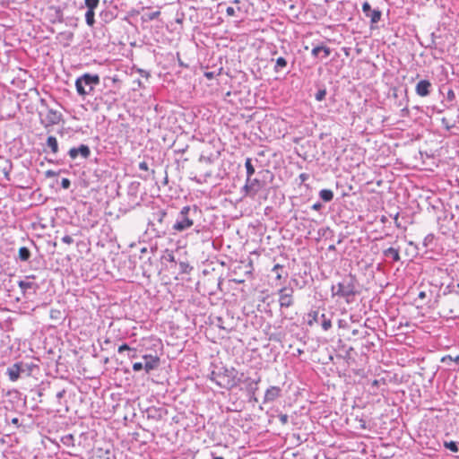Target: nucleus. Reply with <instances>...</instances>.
<instances>
[{
    "instance_id": "nucleus-11",
    "label": "nucleus",
    "mask_w": 459,
    "mask_h": 459,
    "mask_svg": "<svg viewBox=\"0 0 459 459\" xmlns=\"http://www.w3.org/2000/svg\"><path fill=\"white\" fill-rule=\"evenodd\" d=\"M282 389L280 386L271 385L265 390L263 403H270L281 397Z\"/></svg>"
},
{
    "instance_id": "nucleus-8",
    "label": "nucleus",
    "mask_w": 459,
    "mask_h": 459,
    "mask_svg": "<svg viewBox=\"0 0 459 459\" xmlns=\"http://www.w3.org/2000/svg\"><path fill=\"white\" fill-rule=\"evenodd\" d=\"M294 290L291 287H282L278 290V301L281 309L289 308L294 305Z\"/></svg>"
},
{
    "instance_id": "nucleus-19",
    "label": "nucleus",
    "mask_w": 459,
    "mask_h": 459,
    "mask_svg": "<svg viewBox=\"0 0 459 459\" xmlns=\"http://www.w3.org/2000/svg\"><path fill=\"white\" fill-rule=\"evenodd\" d=\"M383 255L385 258H391L393 262H399L401 259L400 256V247H388L383 251Z\"/></svg>"
},
{
    "instance_id": "nucleus-54",
    "label": "nucleus",
    "mask_w": 459,
    "mask_h": 459,
    "mask_svg": "<svg viewBox=\"0 0 459 459\" xmlns=\"http://www.w3.org/2000/svg\"><path fill=\"white\" fill-rule=\"evenodd\" d=\"M70 180L68 178H63L61 181V186L64 188H68L70 186Z\"/></svg>"
},
{
    "instance_id": "nucleus-22",
    "label": "nucleus",
    "mask_w": 459,
    "mask_h": 459,
    "mask_svg": "<svg viewBox=\"0 0 459 459\" xmlns=\"http://www.w3.org/2000/svg\"><path fill=\"white\" fill-rule=\"evenodd\" d=\"M442 363L446 364L450 369H455L459 366V355L453 357L452 355H446L441 359Z\"/></svg>"
},
{
    "instance_id": "nucleus-31",
    "label": "nucleus",
    "mask_w": 459,
    "mask_h": 459,
    "mask_svg": "<svg viewBox=\"0 0 459 459\" xmlns=\"http://www.w3.org/2000/svg\"><path fill=\"white\" fill-rule=\"evenodd\" d=\"M251 161L252 160H251L250 158H247L246 159L245 167H246V169H247V178H251L255 174V168L252 165Z\"/></svg>"
},
{
    "instance_id": "nucleus-20",
    "label": "nucleus",
    "mask_w": 459,
    "mask_h": 459,
    "mask_svg": "<svg viewBox=\"0 0 459 459\" xmlns=\"http://www.w3.org/2000/svg\"><path fill=\"white\" fill-rule=\"evenodd\" d=\"M166 215H167V212L161 209H160L156 212H153L152 213V218L149 219V225L154 226L155 222L161 225L163 223V221H164V218L166 217Z\"/></svg>"
},
{
    "instance_id": "nucleus-62",
    "label": "nucleus",
    "mask_w": 459,
    "mask_h": 459,
    "mask_svg": "<svg viewBox=\"0 0 459 459\" xmlns=\"http://www.w3.org/2000/svg\"><path fill=\"white\" fill-rule=\"evenodd\" d=\"M12 424L15 425L16 427H19L20 424H19V419L18 418H13L11 420Z\"/></svg>"
},
{
    "instance_id": "nucleus-52",
    "label": "nucleus",
    "mask_w": 459,
    "mask_h": 459,
    "mask_svg": "<svg viewBox=\"0 0 459 459\" xmlns=\"http://www.w3.org/2000/svg\"><path fill=\"white\" fill-rule=\"evenodd\" d=\"M139 169L143 171H148L149 166L146 161H142L139 163Z\"/></svg>"
},
{
    "instance_id": "nucleus-60",
    "label": "nucleus",
    "mask_w": 459,
    "mask_h": 459,
    "mask_svg": "<svg viewBox=\"0 0 459 459\" xmlns=\"http://www.w3.org/2000/svg\"><path fill=\"white\" fill-rule=\"evenodd\" d=\"M248 380H250V382H251V381H253V384H255V385H258V384H259V383H260V381H261V377H257V378H255V379L247 378V381H248Z\"/></svg>"
},
{
    "instance_id": "nucleus-46",
    "label": "nucleus",
    "mask_w": 459,
    "mask_h": 459,
    "mask_svg": "<svg viewBox=\"0 0 459 459\" xmlns=\"http://www.w3.org/2000/svg\"><path fill=\"white\" fill-rule=\"evenodd\" d=\"M217 374H218V369H214L211 372V375H210V379L213 382H215V384L218 385V377H217Z\"/></svg>"
},
{
    "instance_id": "nucleus-38",
    "label": "nucleus",
    "mask_w": 459,
    "mask_h": 459,
    "mask_svg": "<svg viewBox=\"0 0 459 459\" xmlns=\"http://www.w3.org/2000/svg\"><path fill=\"white\" fill-rule=\"evenodd\" d=\"M446 98V100L449 101V102H452V101L455 100V94L454 91L451 88H449L447 90Z\"/></svg>"
},
{
    "instance_id": "nucleus-26",
    "label": "nucleus",
    "mask_w": 459,
    "mask_h": 459,
    "mask_svg": "<svg viewBox=\"0 0 459 459\" xmlns=\"http://www.w3.org/2000/svg\"><path fill=\"white\" fill-rule=\"evenodd\" d=\"M161 260L163 262H169L171 264L170 267L172 268L173 266H176L177 265V260L175 258V255L173 254L172 251L169 250V249H166L164 254L162 255L161 256Z\"/></svg>"
},
{
    "instance_id": "nucleus-34",
    "label": "nucleus",
    "mask_w": 459,
    "mask_h": 459,
    "mask_svg": "<svg viewBox=\"0 0 459 459\" xmlns=\"http://www.w3.org/2000/svg\"><path fill=\"white\" fill-rule=\"evenodd\" d=\"M87 10L95 11L100 4V0H84Z\"/></svg>"
},
{
    "instance_id": "nucleus-44",
    "label": "nucleus",
    "mask_w": 459,
    "mask_h": 459,
    "mask_svg": "<svg viewBox=\"0 0 459 459\" xmlns=\"http://www.w3.org/2000/svg\"><path fill=\"white\" fill-rule=\"evenodd\" d=\"M142 369H144V365L143 362H135L133 364V370L137 372V371H140Z\"/></svg>"
},
{
    "instance_id": "nucleus-30",
    "label": "nucleus",
    "mask_w": 459,
    "mask_h": 459,
    "mask_svg": "<svg viewBox=\"0 0 459 459\" xmlns=\"http://www.w3.org/2000/svg\"><path fill=\"white\" fill-rule=\"evenodd\" d=\"M434 240H435V236L433 234H428L423 239V243H422L423 247L426 249H429V248L432 249Z\"/></svg>"
},
{
    "instance_id": "nucleus-37",
    "label": "nucleus",
    "mask_w": 459,
    "mask_h": 459,
    "mask_svg": "<svg viewBox=\"0 0 459 459\" xmlns=\"http://www.w3.org/2000/svg\"><path fill=\"white\" fill-rule=\"evenodd\" d=\"M351 334L359 339H364L367 337L368 333L367 331H362L361 329H353L351 331Z\"/></svg>"
},
{
    "instance_id": "nucleus-33",
    "label": "nucleus",
    "mask_w": 459,
    "mask_h": 459,
    "mask_svg": "<svg viewBox=\"0 0 459 459\" xmlns=\"http://www.w3.org/2000/svg\"><path fill=\"white\" fill-rule=\"evenodd\" d=\"M444 446L454 453H457L459 451L458 445L455 441H444Z\"/></svg>"
},
{
    "instance_id": "nucleus-29",
    "label": "nucleus",
    "mask_w": 459,
    "mask_h": 459,
    "mask_svg": "<svg viewBox=\"0 0 459 459\" xmlns=\"http://www.w3.org/2000/svg\"><path fill=\"white\" fill-rule=\"evenodd\" d=\"M94 16H95L94 11H91V10H87L86 11V13H85V22H86L88 26L93 27V25L95 24Z\"/></svg>"
},
{
    "instance_id": "nucleus-23",
    "label": "nucleus",
    "mask_w": 459,
    "mask_h": 459,
    "mask_svg": "<svg viewBox=\"0 0 459 459\" xmlns=\"http://www.w3.org/2000/svg\"><path fill=\"white\" fill-rule=\"evenodd\" d=\"M13 169V164L9 160H3L0 162V172L3 173L6 180H10V174Z\"/></svg>"
},
{
    "instance_id": "nucleus-17",
    "label": "nucleus",
    "mask_w": 459,
    "mask_h": 459,
    "mask_svg": "<svg viewBox=\"0 0 459 459\" xmlns=\"http://www.w3.org/2000/svg\"><path fill=\"white\" fill-rule=\"evenodd\" d=\"M18 286L20 287L24 295L28 293L30 290H32L31 293L35 294L37 290L39 289V285L36 282L28 281L24 280L19 281Z\"/></svg>"
},
{
    "instance_id": "nucleus-14",
    "label": "nucleus",
    "mask_w": 459,
    "mask_h": 459,
    "mask_svg": "<svg viewBox=\"0 0 459 459\" xmlns=\"http://www.w3.org/2000/svg\"><path fill=\"white\" fill-rule=\"evenodd\" d=\"M118 203H106L105 214L110 218L118 219L122 214L126 212L121 207L117 209Z\"/></svg>"
},
{
    "instance_id": "nucleus-56",
    "label": "nucleus",
    "mask_w": 459,
    "mask_h": 459,
    "mask_svg": "<svg viewBox=\"0 0 459 459\" xmlns=\"http://www.w3.org/2000/svg\"><path fill=\"white\" fill-rule=\"evenodd\" d=\"M217 325L221 329L228 330L227 327L223 325L221 317H217Z\"/></svg>"
},
{
    "instance_id": "nucleus-18",
    "label": "nucleus",
    "mask_w": 459,
    "mask_h": 459,
    "mask_svg": "<svg viewBox=\"0 0 459 459\" xmlns=\"http://www.w3.org/2000/svg\"><path fill=\"white\" fill-rule=\"evenodd\" d=\"M146 418L148 420H160L163 416V409L156 407H149L146 411Z\"/></svg>"
},
{
    "instance_id": "nucleus-63",
    "label": "nucleus",
    "mask_w": 459,
    "mask_h": 459,
    "mask_svg": "<svg viewBox=\"0 0 459 459\" xmlns=\"http://www.w3.org/2000/svg\"><path fill=\"white\" fill-rule=\"evenodd\" d=\"M29 244L30 247H34L35 249H38L37 244L35 243L34 240L29 239Z\"/></svg>"
},
{
    "instance_id": "nucleus-25",
    "label": "nucleus",
    "mask_w": 459,
    "mask_h": 459,
    "mask_svg": "<svg viewBox=\"0 0 459 459\" xmlns=\"http://www.w3.org/2000/svg\"><path fill=\"white\" fill-rule=\"evenodd\" d=\"M320 52H324V57L326 58L330 56L331 49L325 46H316L312 49L311 54L314 57H317Z\"/></svg>"
},
{
    "instance_id": "nucleus-53",
    "label": "nucleus",
    "mask_w": 459,
    "mask_h": 459,
    "mask_svg": "<svg viewBox=\"0 0 459 459\" xmlns=\"http://www.w3.org/2000/svg\"><path fill=\"white\" fill-rule=\"evenodd\" d=\"M299 178L300 180V183H305L309 178V175L307 173H301Z\"/></svg>"
},
{
    "instance_id": "nucleus-45",
    "label": "nucleus",
    "mask_w": 459,
    "mask_h": 459,
    "mask_svg": "<svg viewBox=\"0 0 459 459\" xmlns=\"http://www.w3.org/2000/svg\"><path fill=\"white\" fill-rule=\"evenodd\" d=\"M73 441H74V436L72 434L66 435L62 437V442L65 445H68L70 442H73Z\"/></svg>"
},
{
    "instance_id": "nucleus-55",
    "label": "nucleus",
    "mask_w": 459,
    "mask_h": 459,
    "mask_svg": "<svg viewBox=\"0 0 459 459\" xmlns=\"http://www.w3.org/2000/svg\"><path fill=\"white\" fill-rule=\"evenodd\" d=\"M356 420H359L360 429H367V422H366L365 420L358 419V418Z\"/></svg>"
},
{
    "instance_id": "nucleus-47",
    "label": "nucleus",
    "mask_w": 459,
    "mask_h": 459,
    "mask_svg": "<svg viewBox=\"0 0 459 459\" xmlns=\"http://www.w3.org/2000/svg\"><path fill=\"white\" fill-rule=\"evenodd\" d=\"M62 242L65 243V244H67V245H71L74 243V238L69 236V235H65L62 238H61Z\"/></svg>"
},
{
    "instance_id": "nucleus-50",
    "label": "nucleus",
    "mask_w": 459,
    "mask_h": 459,
    "mask_svg": "<svg viewBox=\"0 0 459 459\" xmlns=\"http://www.w3.org/2000/svg\"><path fill=\"white\" fill-rule=\"evenodd\" d=\"M130 350H132V348H130L126 343H123L122 345H120L118 347V352L119 353H122V352H124L126 351H130Z\"/></svg>"
},
{
    "instance_id": "nucleus-39",
    "label": "nucleus",
    "mask_w": 459,
    "mask_h": 459,
    "mask_svg": "<svg viewBox=\"0 0 459 459\" xmlns=\"http://www.w3.org/2000/svg\"><path fill=\"white\" fill-rule=\"evenodd\" d=\"M258 390V385L253 384V381H251L247 385V391L248 393L252 394L253 395L255 394V392Z\"/></svg>"
},
{
    "instance_id": "nucleus-21",
    "label": "nucleus",
    "mask_w": 459,
    "mask_h": 459,
    "mask_svg": "<svg viewBox=\"0 0 459 459\" xmlns=\"http://www.w3.org/2000/svg\"><path fill=\"white\" fill-rule=\"evenodd\" d=\"M31 255L30 247H21L18 250V256L16 260L20 262H29Z\"/></svg>"
},
{
    "instance_id": "nucleus-43",
    "label": "nucleus",
    "mask_w": 459,
    "mask_h": 459,
    "mask_svg": "<svg viewBox=\"0 0 459 459\" xmlns=\"http://www.w3.org/2000/svg\"><path fill=\"white\" fill-rule=\"evenodd\" d=\"M278 418L282 425H286L289 422V416L287 414L281 413Z\"/></svg>"
},
{
    "instance_id": "nucleus-7",
    "label": "nucleus",
    "mask_w": 459,
    "mask_h": 459,
    "mask_svg": "<svg viewBox=\"0 0 459 459\" xmlns=\"http://www.w3.org/2000/svg\"><path fill=\"white\" fill-rule=\"evenodd\" d=\"M39 116L40 123L46 128L59 124L63 117L59 111L52 108H47L46 112H40Z\"/></svg>"
},
{
    "instance_id": "nucleus-27",
    "label": "nucleus",
    "mask_w": 459,
    "mask_h": 459,
    "mask_svg": "<svg viewBox=\"0 0 459 459\" xmlns=\"http://www.w3.org/2000/svg\"><path fill=\"white\" fill-rule=\"evenodd\" d=\"M47 145L51 149V152L54 154L58 152V143L55 136H48L47 139Z\"/></svg>"
},
{
    "instance_id": "nucleus-3",
    "label": "nucleus",
    "mask_w": 459,
    "mask_h": 459,
    "mask_svg": "<svg viewBox=\"0 0 459 459\" xmlns=\"http://www.w3.org/2000/svg\"><path fill=\"white\" fill-rule=\"evenodd\" d=\"M100 82L98 74H84L75 81L76 91L80 96H86L92 92L95 86Z\"/></svg>"
},
{
    "instance_id": "nucleus-57",
    "label": "nucleus",
    "mask_w": 459,
    "mask_h": 459,
    "mask_svg": "<svg viewBox=\"0 0 459 459\" xmlns=\"http://www.w3.org/2000/svg\"><path fill=\"white\" fill-rule=\"evenodd\" d=\"M322 203H314V204L311 206L312 210L319 211L322 208Z\"/></svg>"
},
{
    "instance_id": "nucleus-24",
    "label": "nucleus",
    "mask_w": 459,
    "mask_h": 459,
    "mask_svg": "<svg viewBox=\"0 0 459 459\" xmlns=\"http://www.w3.org/2000/svg\"><path fill=\"white\" fill-rule=\"evenodd\" d=\"M49 11L53 13L52 15V22H64V14L62 10L59 7L51 6Z\"/></svg>"
},
{
    "instance_id": "nucleus-5",
    "label": "nucleus",
    "mask_w": 459,
    "mask_h": 459,
    "mask_svg": "<svg viewBox=\"0 0 459 459\" xmlns=\"http://www.w3.org/2000/svg\"><path fill=\"white\" fill-rule=\"evenodd\" d=\"M307 316V323L309 326L316 323L320 324L324 331H328L332 328V319L325 313L320 314L318 310H311Z\"/></svg>"
},
{
    "instance_id": "nucleus-32",
    "label": "nucleus",
    "mask_w": 459,
    "mask_h": 459,
    "mask_svg": "<svg viewBox=\"0 0 459 459\" xmlns=\"http://www.w3.org/2000/svg\"><path fill=\"white\" fill-rule=\"evenodd\" d=\"M319 195L324 201H331L333 197V194L332 190H330V189L321 190L319 192Z\"/></svg>"
},
{
    "instance_id": "nucleus-49",
    "label": "nucleus",
    "mask_w": 459,
    "mask_h": 459,
    "mask_svg": "<svg viewBox=\"0 0 459 459\" xmlns=\"http://www.w3.org/2000/svg\"><path fill=\"white\" fill-rule=\"evenodd\" d=\"M35 368H37V367H36L34 364H28V363H27V368H24V369H26V370H24L25 374H26L27 376H30V375L32 373V371H33V369H34Z\"/></svg>"
},
{
    "instance_id": "nucleus-1",
    "label": "nucleus",
    "mask_w": 459,
    "mask_h": 459,
    "mask_svg": "<svg viewBox=\"0 0 459 459\" xmlns=\"http://www.w3.org/2000/svg\"><path fill=\"white\" fill-rule=\"evenodd\" d=\"M357 280L355 276L349 274L336 285H333L331 291L333 296L343 298L350 304L354 301V297L359 293L357 290Z\"/></svg>"
},
{
    "instance_id": "nucleus-15",
    "label": "nucleus",
    "mask_w": 459,
    "mask_h": 459,
    "mask_svg": "<svg viewBox=\"0 0 459 459\" xmlns=\"http://www.w3.org/2000/svg\"><path fill=\"white\" fill-rule=\"evenodd\" d=\"M143 359L144 360L143 365L146 373H150L152 370L156 369L160 365V358L158 356L143 355Z\"/></svg>"
},
{
    "instance_id": "nucleus-10",
    "label": "nucleus",
    "mask_w": 459,
    "mask_h": 459,
    "mask_svg": "<svg viewBox=\"0 0 459 459\" xmlns=\"http://www.w3.org/2000/svg\"><path fill=\"white\" fill-rule=\"evenodd\" d=\"M436 204H432L431 207L434 210L440 211V212H441V214L437 215V221H447L448 222H451L454 220V214L446 209V205H448L449 208H451L449 203H436Z\"/></svg>"
},
{
    "instance_id": "nucleus-36",
    "label": "nucleus",
    "mask_w": 459,
    "mask_h": 459,
    "mask_svg": "<svg viewBox=\"0 0 459 459\" xmlns=\"http://www.w3.org/2000/svg\"><path fill=\"white\" fill-rule=\"evenodd\" d=\"M178 265L181 273H188L192 270V267L187 262L181 261Z\"/></svg>"
},
{
    "instance_id": "nucleus-6",
    "label": "nucleus",
    "mask_w": 459,
    "mask_h": 459,
    "mask_svg": "<svg viewBox=\"0 0 459 459\" xmlns=\"http://www.w3.org/2000/svg\"><path fill=\"white\" fill-rule=\"evenodd\" d=\"M245 190L250 198H255V195L258 194V198L267 199V195H264L265 189L263 188V184L257 179L247 178L245 185Z\"/></svg>"
},
{
    "instance_id": "nucleus-51",
    "label": "nucleus",
    "mask_w": 459,
    "mask_h": 459,
    "mask_svg": "<svg viewBox=\"0 0 459 459\" xmlns=\"http://www.w3.org/2000/svg\"><path fill=\"white\" fill-rule=\"evenodd\" d=\"M226 13L229 16H234L236 14V10L232 6H228L226 9Z\"/></svg>"
},
{
    "instance_id": "nucleus-2",
    "label": "nucleus",
    "mask_w": 459,
    "mask_h": 459,
    "mask_svg": "<svg viewBox=\"0 0 459 459\" xmlns=\"http://www.w3.org/2000/svg\"><path fill=\"white\" fill-rule=\"evenodd\" d=\"M200 215L201 210L195 204L183 207L173 225V230L179 232L186 230L194 225Z\"/></svg>"
},
{
    "instance_id": "nucleus-42",
    "label": "nucleus",
    "mask_w": 459,
    "mask_h": 459,
    "mask_svg": "<svg viewBox=\"0 0 459 459\" xmlns=\"http://www.w3.org/2000/svg\"><path fill=\"white\" fill-rule=\"evenodd\" d=\"M283 268L282 265L281 264H275L273 268V272H274L276 273V279L280 280L281 278V273H279V270H281Z\"/></svg>"
},
{
    "instance_id": "nucleus-58",
    "label": "nucleus",
    "mask_w": 459,
    "mask_h": 459,
    "mask_svg": "<svg viewBox=\"0 0 459 459\" xmlns=\"http://www.w3.org/2000/svg\"><path fill=\"white\" fill-rule=\"evenodd\" d=\"M65 389H62V390H60V391H58V392L56 393V398H57L58 400H60V399H62V398L65 396Z\"/></svg>"
},
{
    "instance_id": "nucleus-41",
    "label": "nucleus",
    "mask_w": 459,
    "mask_h": 459,
    "mask_svg": "<svg viewBox=\"0 0 459 459\" xmlns=\"http://www.w3.org/2000/svg\"><path fill=\"white\" fill-rule=\"evenodd\" d=\"M80 206L82 207V210L79 209V212H83L85 210L88 211L89 214L91 215L92 213V208L91 206H88L87 205V203L86 202H83V203H80Z\"/></svg>"
},
{
    "instance_id": "nucleus-64",
    "label": "nucleus",
    "mask_w": 459,
    "mask_h": 459,
    "mask_svg": "<svg viewBox=\"0 0 459 459\" xmlns=\"http://www.w3.org/2000/svg\"><path fill=\"white\" fill-rule=\"evenodd\" d=\"M339 327H344L346 325V322L344 320H339L338 322Z\"/></svg>"
},
{
    "instance_id": "nucleus-35",
    "label": "nucleus",
    "mask_w": 459,
    "mask_h": 459,
    "mask_svg": "<svg viewBox=\"0 0 459 459\" xmlns=\"http://www.w3.org/2000/svg\"><path fill=\"white\" fill-rule=\"evenodd\" d=\"M287 66V61L284 57H278L276 59V65H275V67H274V70L276 72H278L279 70L284 68Z\"/></svg>"
},
{
    "instance_id": "nucleus-48",
    "label": "nucleus",
    "mask_w": 459,
    "mask_h": 459,
    "mask_svg": "<svg viewBox=\"0 0 459 459\" xmlns=\"http://www.w3.org/2000/svg\"><path fill=\"white\" fill-rule=\"evenodd\" d=\"M441 123H442V126L446 129V130H450L454 126L451 125L448 121V119H446V117H443L441 119Z\"/></svg>"
},
{
    "instance_id": "nucleus-28",
    "label": "nucleus",
    "mask_w": 459,
    "mask_h": 459,
    "mask_svg": "<svg viewBox=\"0 0 459 459\" xmlns=\"http://www.w3.org/2000/svg\"><path fill=\"white\" fill-rule=\"evenodd\" d=\"M98 457L100 459H116V455L109 449H99Z\"/></svg>"
},
{
    "instance_id": "nucleus-9",
    "label": "nucleus",
    "mask_w": 459,
    "mask_h": 459,
    "mask_svg": "<svg viewBox=\"0 0 459 459\" xmlns=\"http://www.w3.org/2000/svg\"><path fill=\"white\" fill-rule=\"evenodd\" d=\"M24 368H27V363L22 361L16 362L7 368L6 374L9 377V379L13 382L17 381L22 375L25 374Z\"/></svg>"
},
{
    "instance_id": "nucleus-16",
    "label": "nucleus",
    "mask_w": 459,
    "mask_h": 459,
    "mask_svg": "<svg viewBox=\"0 0 459 459\" xmlns=\"http://www.w3.org/2000/svg\"><path fill=\"white\" fill-rule=\"evenodd\" d=\"M432 84L429 80H420L416 87L415 91L420 97H427L430 94Z\"/></svg>"
},
{
    "instance_id": "nucleus-59",
    "label": "nucleus",
    "mask_w": 459,
    "mask_h": 459,
    "mask_svg": "<svg viewBox=\"0 0 459 459\" xmlns=\"http://www.w3.org/2000/svg\"><path fill=\"white\" fill-rule=\"evenodd\" d=\"M136 356H137V353H136V350L135 349H132V350H130V351H128V357L130 359L136 358Z\"/></svg>"
},
{
    "instance_id": "nucleus-4",
    "label": "nucleus",
    "mask_w": 459,
    "mask_h": 459,
    "mask_svg": "<svg viewBox=\"0 0 459 459\" xmlns=\"http://www.w3.org/2000/svg\"><path fill=\"white\" fill-rule=\"evenodd\" d=\"M218 385L225 389L236 387L238 384L237 379L238 371L234 368L217 367Z\"/></svg>"
},
{
    "instance_id": "nucleus-61",
    "label": "nucleus",
    "mask_w": 459,
    "mask_h": 459,
    "mask_svg": "<svg viewBox=\"0 0 459 459\" xmlns=\"http://www.w3.org/2000/svg\"><path fill=\"white\" fill-rule=\"evenodd\" d=\"M440 230H441V233H442V234H444V235L448 234V231H449V230H447L445 228V226H444V225H442V224L440 225Z\"/></svg>"
},
{
    "instance_id": "nucleus-12",
    "label": "nucleus",
    "mask_w": 459,
    "mask_h": 459,
    "mask_svg": "<svg viewBox=\"0 0 459 459\" xmlns=\"http://www.w3.org/2000/svg\"><path fill=\"white\" fill-rule=\"evenodd\" d=\"M362 11L365 16L370 19L371 23H377L381 19V12L378 9L372 10L368 2L362 4Z\"/></svg>"
},
{
    "instance_id": "nucleus-13",
    "label": "nucleus",
    "mask_w": 459,
    "mask_h": 459,
    "mask_svg": "<svg viewBox=\"0 0 459 459\" xmlns=\"http://www.w3.org/2000/svg\"><path fill=\"white\" fill-rule=\"evenodd\" d=\"M68 155L72 160H75L78 155H81L83 159H88L91 155V150L88 145L81 144L77 148H71L68 152Z\"/></svg>"
},
{
    "instance_id": "nucleus-40",
    "label": "nucleus",
    "mask_w": 459,
    "mask_h": 459,
    "mask_svg": "<svg viewBox=\"0 0 459 459\" xmlns=\"http://www.w3.org/2000/svg\"><path fill=\"white\" fill-rule=\"evenodd\" d=\"M326 95V91L325 90H319L316 93V100H318V101H321L325 99Z\"/></svg>"
}]
</instances>
